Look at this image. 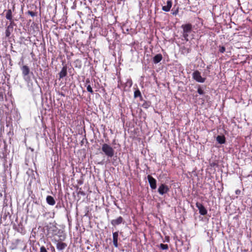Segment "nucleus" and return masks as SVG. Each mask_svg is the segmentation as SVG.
<instances>
[{
	"label": "nucleus",
	"instance_id": "1",
	"mask_svg": "<svg viewBox=\"0 0 252 252\" xmlns=\"http://www.w3.org/2000/svg\"><path fill=\"white\" fill-rule=\"evenodd\" d=\"M183 29V37L186 41H189V35L192 30V25L190 23L182 25L181 26Z\"/></svg>",
	"mask_w": 252,
	"mask_h": 252
},
{
	"label": "nucleus",
	"instance_id": "2",
	"mask_svg": "<svg viewBox=\"0 0 252 252\" xmlns=\"http://www.w3.org/2000/svg\"><path fill=\"white\" fill-rule=\"evenodd\" d=\"M101 150L108 158H112L114 155L115 151L109 145L104 143L102 145Z\"/></svg>",
	"mask_w": 252,
	"mask_h": 252
},
{
	"label": "nucleus",
	"instance_id": "3",
	"mask_svg": "<svg viewBox=\"0 0 252 252\" xmlns=\"http://www.w3.org/2000/svg\"><path fill=\"white\" fill-rule=\"evenodd\" d=\"M21 69L22 72L23 77L25 81L29 82L30 80V77L29 74L30 73L33 74L32 72H31L30 67L27 65H23L21 67Z\"/></svg>",
	"mask_w": 252,
	"mask_h": 252
},
{
	"label": "nucleus",
	"instance_id": "4",
	"mask_svg": "<svg viewBox=\"0 0 252 252\" xmlns=\"http://www.w3.org/2000/svg\"><path fill=\"white\" fill-rule=\"evenodd\" d=\"M218 131L221 135H218L216 137L217 141L218 142V143L220 144H224L226 142V140L224 136L222 134V132H224L225 133H226V130L224 129V127H219V128L218 129Z\"/></svg>",
	"mask_w": 252,
	"mask_h": 252
},
{
	"label": "nucleus",
	"instance_id": "5",
	"mask_svg": "<svg viewBox=\"0 0 252 252\" xmlns=\"http://www.w3.org/2000/svg\"><path fill=\"white\" fill-rule=\"evenodd\" d=\"M15 10V4L12 6V9H8L4 10L3 13H5V18L7 20L10 21H14L13 16L12 12H14Z\"/></svg>",
	"mask_w": 252,
	"mask_h": 252
},
{
	"label": "nucleus",
	"instance_id": "6",
	"mask_svg": "<svg viewBox=\"0 0 252 252\" xmlns=\"http://www.w3.org/2000/svg\"><path fill=\"white\" fill-rule=\"evenodd\" d=\"M20 245L24 246L23 250H24L26 247V246L25 245L23 241H22L20 239H16L14 242H13L10 248L11 250L17 249L20 248L19 246V245Z\"/></svg>",
	"mask_w": 252,
	"mask_h": 252
},
{
	"label": "nucleus",
	"instance_id": "7",
	"mask_svg": "<svg viewBox=\"0 0 252 252\" xmlns=\"http://www.w3.org/2000/svg\"><path fill=\"white\" fill-rule=\"evenodd\" d=\"M162 1H163V3L162 4V10L165 12L169 11L172 7V0H162Z\"/></svg>",
	"mask_w": 252,
	"mask_h": 252
},
{
	"label": "nucleus",
	"instance_id": "8",
	"mask_svg": "<svg viewBox=\"0 0 252 252\" xmlns=\"http://www.w3.org/2000/svg\"><path fill=\"white\" fill-rule=\"evenodd\" d=\"M16 26V24L15 23L14 21L9 22V24L7 26L5 30V36L7 37H9L10 36L13 31L14 27Z\"/></svg>",
	"mask_w": 252,
	"mask_h": 252
},
{
	"label": "nucleus",
	"instance_id": "9",
	"mask_svg": "<svg viewBox=\"0 0 252 252\" xmlns=\"http://www.w3.org/2000/svg\"><path fill=\"white\" fill-rule=\"evenodd\" d=\"M192 78L197 82L203 83L205 81L206 78L201 76V73L198 70L194 71L192 73Z\"/></svg>",
	"mask_w": 252,
	"mask_h": 252
},
{
	"label": "nucleus",
	"instance_id": "10",
	"mask_svg": "<svg viewBox=\"0 0 252 252\" xmlns=\"http://www.w3.org/2000/svg\"><path fill=\"white\" fill-rule=\"evenodd\" d=\"M125 222V220L121 216H119L117 218L113 219L111 221V224L114 227L122 223L124 224Z\"/></svg>",
	"mask_w": 252,
	"mask_h": 252
},
{
	"label": "nucleus",
	"instance_id": "11",
	"mask_svg": "<svg viewBox=\"0 0 252 252\" xmlns=\"http://www.w3.org/2000/svg\"><path fill=\"white\" fill-rule=\"evenodd\" d=\"M169 191V188L168 186L164 184H161L158 187V192L160 195H163Z\"/></svg>",
	"mask_w": 252,
	"mask_h": 252
},
{
	"label": "nucleus",
	"instance_id": "12",
	"mask_svg": "<svg viewBox=\"0 0 252 252\" xmlns=\"http://www.w3.org/2000/svg\"><path fill=\"white\" fill-rule=\"evenodd\" d=\"M196 207L199 210V213L201 215L205 216L207 214V210L203 206V205L198 202L196 203Z\"/></svg>",
	"mask_w": 252,
	"mask_h": 252
},
{
	"label": "nucleus",
	"instance_id": "13",
	"mask_svg": "<svg viewBox=\"0 0 252 252\" xmlns=\"http://www.w3.org/2000/svg\"><path fill=\"white\" fill-rule=\"evenodd\" d=\"M147 179L149 183L151 188L152 189H155L157 188V181L151 175H149Z\"/></svg>",
	"mask_w": 252,
	"mask_h": 252
},
{
	"label": "nucleus",
	"instance_id": "14",
	"mask_svg": "<svg viewBox=\"0 0 252 252\" xmlns=\"http://www.w3.org/2000/svg\"><path fill=\"white\" fill-rule=\"evenodd\" d=\"M13 229L17 231L18 232H19L22 234H25L26 232L25 227L21 223H20L17 225L14 224L13 225Z\"/></svg>",
	"mask_w": 252,
	"mask_h": 252
},
{
	"label": "nucleus",
	"instance_id": "15",
	"mask_svg": "<svg viewBox=\"0 0 252 252\" xmlns=\"http://www.w3.org/2000/svg\"><path fill=\"white\" fill-rule=\"evenodd\" d=\"M42 207L41 202L39 201H33V203L32 204V209L31 212L35 213L38 211V208Z\"/></svg>",
	"mask_w": 252,
	"mask_h": 252
},
{
	"label": "nucleus",
	"instance_id": "16",
	"mask_svg": "<svg viewBox=\"0 0 252 252\" xmlns=\"http://www.w3.org/2000/svg\"><path fill=\"white\" fill-rule=\"evenodd\" d=\"M67 66L66 64H65L63 67L61 71L59 72V79L63 78L67 75Z\"/></svg>",
	"mask_w": 252,
	"mask_h": 252
},
{
	"label": "nucleus",
	"instance_id": "17",
	"mask_svg": "<svg viewBox=\"0 0 252 252\" xmlns=\"http://www.w3.org/2000/svg\"><path fill=\"white\" fill-rule=\"evenodd\" d=\"M119 236V232L116 231L113 233V243L114 246L117 248L118 247V239Z\"/></svg>",
	"mask_w": 252,
	"mask_h": 252
},
{
	"label": "nucleus",
	"instance_id": "18",
	"mask_svg": "<svg viewBox=\"0 0 252 252\" xmlns=\"http://www.w3.org/2000/svg\"><path fill=\"white\" fill-rule=\"evenodd\" d=\"M67 247V244L62 242H59L57 243L56 247L58 250L62 251Z\"/></svg>",
	"mask_w": 252,
	"mask_h": 252
},
{
	"label": "nucleus",
	"instance_id": "19",
	"mask_svg": "<svg viewBox=\"0 0 252 252\" xmlns=\"http://www.w3.org/2000/svg\"><path fill=\"white\" fill-rule=\"evenodd\" d=\"M46 202L49 205H52V206L54 205L56 203V201H55L54 198H53V197H52L51 195H48L47 196Z\"/></svg>",
	"mask_w": 252,
	"mask_h": 252
},
{
	"label": "nucleus",
	"instance_id": "20",
	"mask_svg": "<svg viewBox=\"0 0 252 252\" xmlns=\"http://www.w3.org/2000/svg\"><path fill=\"white\" fill-rule=\"evenodd\" d=\"M162 56L161 54H157L153 58V62L154 63H158L162 60Z\"/></svg>",
	"mask_w": 252,
	"mask_h": 252
},
{
	"label": "nucleus",
	"instance_id": "21",
	"mask_svg": "<svg viewBox=\"0 0 252 252\" xmlns=\"http://www.w3.org/2000/svg\"><path fill=\"white\" fill-rule=\"evenodd\" d=\"M39 246V252H48V246H47V243L44 242L43 245L40 246L39 243H38Z\"/></svg>",
	"mask_w": 252,
	"mask_h": 252
},
{
	"label": "nucleus",
	"instance_id": "22",
	"mask_svg": "<svg viewBox=\"0 0 252 252\" xmlns=\"http://www.w3.org/2000/svg\"><path fill=\"white\" fill-rule=\"evenodd\" d=\"M151 102L150 101L143 100L141 107L144 109H148L151 106Z\"/></svg>",
	"mask_w": 252,
	"mask_h": 252
},
{
	"label": "nucleus",
	"instance_id": "23",
	"mask_svg": "<svg viewBox=\"0 0 252 252\" xmlns=\"http://www.w3.org/2000/svg\"><path fill=\"white\" fill-rule=\"evenodd\" d=\"M141 93L138 89H137L134 92V97L137 98L141 96Z\"/></svg>",
	"mask_w": 252,
	"mask_h": 252
},
{
	"label": "nucleus",
	"instance_id": "24",
	"mask_svg": "<svg viewBox=\"0 0 252 252\" xmlns=\"http://www.w3.org/2000/svg\"><path fill=\"white\" fill-rule=\"evenodd\" d=\"M158 247L162 250H166L168 249V246L167 244H160L158 246Z\"/></svg>",
	"mask_w": 252,
	"mask_h": 252
},
{
	"label": "nucleus",
	"instance_id": "25",
	"mask_svg": "<svg viewBox=\"0 0 252 252\" xmlns=\"http://www.w3.org/2000/svg\"><path fill=\"white\" fill-rule=\"evenodd\" d=\"M197 93L199 94H203L205 93L204 89L199 85H198L197 86Z\"/></svg>",
	"mask_w": 252,
	"mask_h": 252
},
{
	"label": "nucleus",
	"instance_id": "26",
	"mask_svg": "<svg viewBox=\"0 0 252 252\" xmlns=\"http://www.w3.org/2000/svg\"><path fill=\"white\" fill-rule=\"evenodd\" d=\"M47 246H48V250H50L52 252H55V248L50 242H47Z\"/></svg>",
	"mask_w": 252,
	"mask_h": 252
},
{
	"label": "nucleus",
	"instance_id": "27",
	"mask_svg": "<svg viewBox=\"0 0 252 252\" xmlns=\"http://www.w3.org/2000/svg\"><path fill=\"white\" fill-rule=\"evenodd\" d=\"M85 86L87 87V90L88 92L91 93L92 94H94V91H93L92 88L91 86L90 85V84H89Z\"/></svg>",
	"mask_w": 252,
	"mask_h": 252
},
{
	"label": "nucleus",
	"instance_id": "28",
	"mask_svg": "<svg viewBox=\"0 0 252 252\" xmlns=\"http://www.w3.org/2000/svg\"><path fill=\"white\" fill-rule=\"evenodd\" d=\"M3 89L0 88V101H2L3 100V94L4 92Z\"/></svg>",
	"mask_w": 252,
	"mask_h": 252
},
{
	"label": "nucleus",
	"instance_id": "29",
	"mask_svg": "<svg viewBox=\"0 0 252 252\" xmlns=\"http://www.w3.org/2000/svg\"><path fill=\"white\" fill-rule=\"evenodd\" d=\"M219 52L220 53H223L225 51V48L223 46H219Z\"/></svg>",
	"mask_w": 252,
	"mask_h": 252
},
{
	"label": "nucleus",
	"instance_id": "30",
	"mask_svg": "<svg viewBox=\"0 0 252 252\" xmlns=\"http://www.w3.org/2000/svg\"><path fill=\"white\" fill-rule=\"evenodd\" d=\"M27 14H29V15H30L32 17H34V16H35L37 15V13L36 12H33V11H30V10L28 11Z\"/></svg>",
	"mask_w": 252,
	"mask_h": 252
},
{
	"label": "nucleus",
	"instance_id": "31",
	"mask_svg": "<svg viewBox=\"0 0 252 252\" xmlns=\"http://www.w3.org/2000/svg\"><path fill=\"white\" fill-rule=\"evenodd\" d=\"M74 63L76 64V66H78L79 67H81V62L79 60H76Z\"/></svg>",
	"mask_w": 252,
	"mask_h": 252
},
{
	"label": "nucleus",
	"instance_id": "32",
	"mask_svg": "<svg viewBox=\"0 0 252 252\" xmlns=\"http://www.w3.org/2000/svg\"><path fill=\"white\" fill-rule=\"evenodd\" d=\"M77 194H80V195H82L83 196H85V193L84 191H82V189L81 188H80L79 189V190L78 191V192H77Z\"/></svg>",
	"mask_w": 252,
	"mask_h": 252
},
{
	"label": "nucleus",
	"instance_id": "33",
	"mask_svg": "<svg viewBox=\"0 0 252 252\" xmlns=\"http://www.w3.org/2000/svg\"><path fill=\"white\" fill-rule=\"evenodd\" d=\"M90 84V80L89 78L86 79L85 81V86Z\"/></svg>",
	"mask_w": 252,
	"mask_h": 252
},
{
	"label": "nucleus",
	"instance_id": "34",
	"mask_svg": "<svg viewBox=\"0 0 252 252\" xmlns=\"http://www.w3.org/2000/svg\"><path fill=\"white\" fill-rule=\"evenodd\" d=\"M179 12V9H178V8L175 10V11H173L172 12V14L173 15H176Z\"/></svg>",
	"mask_w": 252,
	"mask_h": 252
},
{
	"label": "nucleus",
	"instance_id": "35",
	"mask_svg": "<svg viewBox=\"0 0 252 252\" xmlns=\"http://www.w3.org/2000/svg\"><path fill=\"white\" fill-rule=\"evenodd\" d=\"M241 193V190L240 189H237L235 191V194L236 195H239Z\"/></svg>",
	"mask_w": 252,
	"mask_h": 252
},
{
	"label": "nucleus",
	"instance_id": "36",
	"mask_svg": "<svg viewBox=\"0 0 252 252\" xmlns=\"http://www.w3.org/2000/svg\"><path fill=\"white\" fill-rule=\"evenodd\" d=\"M8 134L10 135H13L14 134L13 130L11 131V129L9 130V131L8 133Z\"/></svg>",
	"mask_w": 252,
	"mask_h": 252
},
{
	"label": "nucleus",
	"instance_id": "37",
	"mask_svg": "<svg viewBox=\"0 0 252 252\" xmlns=\"http://www.w3.org/2000/svg\"><path fill=\"white\" fill-rule=\"evenodd\" d=\"M165 241L167 242H169L170 241V238L169 236H166L165 237Z\"/></svg>",
	"mask_w": 252,
	"mask_h": 252
},
{
	"label": "nucleus",
	"instance_id": "38",
	"mask_svg": "<svg viewBox=\"0 0 252 252\" xmlns=\"http://www.w3.org/2000/svg\"><path fill=\"white\" fill-rule=\"evenodd\" d=\"M139 98H140V101L143 102V100H144L143 99V98L142 96L141 95V96H140Z\"/></svg>",
	"mask_w": 252,
	"mask_h": 252
},
{
	"label": "nucleus",
	"instance_id": "39",
	"mask_svg": "<svg viewBox=\"0 0 252 252\" xmlns=\"http://www.w3.org/2000/svg\"><path fill=\"white\" fill-rule=\"evenodd\" d=\"M139 98H140V101L143 102V100H144L143 99V98L142 96L141 95V96H140Z\"/></svg>",
	"mask_w": 252,
	"mask_h": 252
},
{
	"label": "nucleus",
	"instance_id": "40",
	"mask_svg": "<svg viewBox=\"0 0 252 252\" xmlns=\"http://www.w3.org/2000/svg\"><path fill=\"white\" fill-rule=\"evenodd\" d=\"M114 204H115V205L117 207V208H118L120 209V207H119V206L117 205V204L116 203V202H114Z\"/></svg>",
	"mask_w": 252,
	"mask_h": 252
},
{
	"label": "nucleus",
	"instance_id": "41",
	"mask_svg": "<svg viewBox=\"0 0 252 252\" xmlns=\"http://www.w3.org/2000/svg\"><path fill=\"white\" fill-rule=\"evenodd\" d=\"M61 94L62 96H64V94L63 93H61Z\"/></svg>",
	"mask_w": 252,
	"mask_h": 252
},
{
	"label": "nucleus",
	"instance_id": "42",
	"mask_svg": "<svg viewBox=\"0 0 252 252\" xmlns=\"http://www.w3.org/2000/svg\"><path fill=\"white\" fill-rule=\"evenodd\" d=\"M79 184H82V181H80L78 182Z\"/></svg>",
	"mask_w": 252,
	"mask_h": 252
},
{
	"label": "nucleus",
	"instance_id": "43",
	"mask_svg": "<svg viewBox=\"0 0 252 252\" xmlns=\"http://www.w3.org/2000/svg\"><path fill=\"white\" fill-rule=\"evenodd\" d=\"M106 211H107V212H109V210H108V209L106 210Z\"/></svg>",
	"mask_w": 252,
	"mask_h": 252
}]
</instances>
